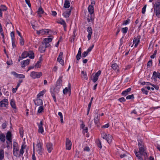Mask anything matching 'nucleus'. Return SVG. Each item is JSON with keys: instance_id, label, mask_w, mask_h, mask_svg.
Masks as SVG:
<instances>
[{"instance_id": "f257e3e1", "label": "nucleus", "mask_w": 160, "mask_h": 160, "mask_svg": "<svg viewBox=\"0 0 160 160\" xmlns=\"http://www.w3.org/2000/svg\"><path fill=\"white\" fill-rule=\"evenodd\" d=\"M154 12L158 18H160V2L158 1L153 5Z\"/></svg>"}, {"instance_id": "f03ea898", "label": "nucleus", "mask_w": 160, "mask_h": 160, "mask_svg": "<svg viewBox=\"0 0 160 160\" xmlns=\"http://www.w3.org/2000/svg\"><path fill=\"white\" fill-rule=\"evenodd\" d=\"M88 53L87 51H85L82 53V56H81V48H79L78 52V53L76 55V58L77 60L78 61L79 59H80L81 57L82 58H85L88 55Z\"/></svg>"}, {"instance_id": "7ed1b4c3", "label": "nucleus", "mask_w": 160, "mask_h": 160, "mask_svg": "<svg viewBox=\"0 0 160 160\" xmlns=\"http://www.w3.org/2000/svg\"><path fill=\"white\" fill-rule=\"evenodd\" d=\"M36 152L42 155L43 153V149L42 148V146L39 143H38L36 145Z\"/></svg>"}, {"instance_id": "20e7f679", "label": "nucleus", "mask_w": 160, "mask_h": 160, "mask_svg": "<svg viewBox=\"0 0 160 160\" xmlns=\"http://www.w3.org/2000/svg\"><path fill=\"white\" fill-rule=\"evenodd\" d=\"M42 75V73L41 72H31L30 76L33 79L39 78Z\"/></svg>"}, {"instance_id": "39448f33", "label": "nucleus", "mask_w": 160, "mask_h": 160, "mask_svg": "<svg viewBox=\"0 0 160 160\" xmlns=\"http://www.w3.org/2000/svg\"><path fill=\"white\" fill-rule=\"evenodd\" d=\"M6 138L7 140L9 141V142L8 143V142H7V143L8 144V146H7V148H8L9 147V144H12V134L11 132L10 131H8L6 135Z\"/></svg>"}, {"instance_id": "423d86ee", "label": "nucleus", "mask_w": 160, "mask_h": 160, "mask_svg": "<svg viewBox=\"0 0 160 160\" xmlns=\"http://www.w3.org/2000/svg\"><path fill=\"white\" fill-rule=\"evenodd\" d=\"M10 105L12 107L13 110L12 112L14 113H16L18 112V109L16 107L15 101L14 99H11V100Z\"/></svg>"}, {"instance_id": "0eeeda50", "label": "nucleus", "mask_w": 160, "mask_h": 160, "mask_svg": "<svg viewBox=\"0 0 160 160\" xmlns=\"http://www.w3.org/2000/svg\"><path fill=\"white\" fill-rule=\"evenodd\" d=\"M50 31L51 32L50 30L45 29L36 31L37 34L38 35L41 34V35H43L46 33H49Z\"/></svg>"}, {"instance_id": "6e6552de", "label": "nucleus", "mask_w": 160, "mask_h": 160, "mask_svg": "<svg viewBox=\"0 0 160 160\" xmlns=\"http://www.w3.org/2000/svg\"><path fill=\"white\" fill-rule=\"evenodd\" d=\"M140 36H138L134 38L133 42V44H135L134 46L135 47H137L138 43L140 42Z\"/></svg>"}, {"instance_id": "1a4fd4ad", "label": "nucleus", "mask_w": 160, "mask_h": 160, "mask_svg": "<svg viewBox=\"0 0 160 160\" xmlns=\"http://www.w3.org/2000/svg\"><path fill=\"white\" fill-rule=\"evenodd\" d=\"M72 7H70V8L67 10L66 11H65L63 13V16L65 17L66 18H68L70 15L71 13V10H72Z\"/></svg>"}, {"instance_id": "9d476101", "label": "nucleus", "mask_w": 160, "mask_h": 160, "mask_svg": "<svg viewBox=\"0 0 160 160\" xmlns=\"http://www.w3.org/2000/svg\"><path fill=\"white\" fill-rule=\"evenodd\" d=\"M101 71L99 70L93 76L92 80L94 82H95L98 79L99 76L101 74Z\"/></svg>"}, {"instance_id": "9b49d317", "label": "nucleus", "mask_w": 160, "mask_h": 160, "mask_svg": "<svg viewBox=\"0 0 160 160\" xmlns=\"http://www.w3.org/2000/svg\"><path fill=\"white\" fill-rule=\"evenodd\" d=\"M72 143L71 141L68 138L66 139V149L70 150L71 149Z\"/></svg>"}, {"instance_id": "f8f14e48", "label": "nucleus", "mask_w": 160, "mask_h": 160, "mask_svg": "<svg viewBox=\"0 0 160 160\" xmlns=\"http://www.w3.org/2000/svg\"><path fill=\"white\" fill-rule=\"evenodd\" d=\"M63 54V53L62 52H60L59 54L58 57L57 58L58 61L59 62V63L62 65L64 64L63 60L62 59V58Z\"/></svg>"}, {"instance_id": "ddd939ff", "label": "nucleus", "mask_w": 160, "mask_h": 160, "mask_svg": "<svg viewBox=\"0 0 160 160\" xmlns=\"http://www.w3.org/2000/svg\"><path fill=\"white\" fill-rule=\"evenodd\" d=\"M8 104V100L6 99H4L0 102V106L1 107H6Z\"/></svg>"}, {"instance_id": "4468645a", "label": "nucleus", "mask_w": 160, "mask_h": 160, "mask_svg": "<svg viewBox=\"0 0 160 160\" xmlns=\"http://www.w3.org/2000/svg\"><path fill=\"white\" fill-rule=\"evenodd\" d=\"M11 74L14 75L16 78H24L25 76L22 74H19L15 72H12Z\"/></svg>"}, {"instance_id": "2eb2a0df", "label": "nucleus", "mask_w": 160, "mask_h": 160, "mask_svg": "<svg viewBox=\"0 0 160 160\" xmlns=\"http://www.w3.org/2000/svg\"><path fill=\"white\" fill-rule=\"evenodd\" d=\"M13 154L16 157H20V154H19V148H13Z\"/></svg>"}, {"instance_id": "dca6fc26", "label": "nucleus", "mask_w": 160, "mask_h": 160, "mask_svg": "<svg viewBox=\"0 0 160 160\" xmlns=\"http://www.w3.org/2000/svg\"><path fill=\"white\" fill-rule=\"evenodd\" d=\"M87 31L88 33L87 37L88 40H90L91 39V36L92 33V29L91 27H88L87 28Z\"/></svg>"}, {"instance_id": "f3484780", "label": "nucleus", "mask_w": 160, "mask_h": 160, "mask_svg": "<svg viewBox=\"0 0 160 160\" xmlns=\"http://www.w3.org/2000/svg\"><path fill=\"white\" fill-rule=\"evenodd\" d=\"M34 102L35 105L37 106H42L43 104L42 100L39 98H38L37 100H34Z\"/></svg>"}, {"instance_id": "a211bd4d", "label": "nucleus", "mask_w": 160, "mask_h": 160, "mask_svg": "<svg viewBox=\"0 0 160 160\" xmlns=\"http://www.w3.org/2000/svg\"><path fill=\"white\" fill-rule=\"evenodd\" d=\"M71 93V86L70 83H69L68 87H66L63 90V93L64 94H67L68 92Z\"/></svg>"}, {"instance_id": "6ab92c4d", "label": "nucleus", "mask_w": 160, "mask_h": 160, "mask_svg": "<svg viewBox=\"0 0 160 160\" xmlns=\"http://www.w3.org/2000/svg\"><path fill=\"white\" fill-rule=\"evenodd\" d=\"M52 144L51 143H48L46 144L47 150L48 152H51L52 150Z\"/></svg>"}, {"instance_id": "aec40b11", "label": "nucleus", "mask_w": 160, "mask_h": 160, "mask_svg": "<svg viewBox=\"0 0 160 160\" xmlns=\"http://www.w3.org/2000/svg\"><path fill=\"white\" fill-rule=\"evenodd\" d=\"M112 68L114 70L116 71V73H118L119 72V67L116 63L112 64Z\"/></svg>"}, {"instance_id": "412c9836", "label": "nucleus", "mask_w": 160, "mask_h": 160, "mask_svg": "<svg viewBox=\"0 0 160 160\" xmlns=\"http://www.w3.org/2000/svg\"><path fill=\"white\" fill-rule=\"evenodd\" d=\"M43 124L42 121H41L40 123L38 125V132L39 133H42L44 132L42 126Z\"/></svg>"}, {"instance_id": "4be33fe9", "label": "nucleus", "mask_w": 160, "mask_h": 160, "mask_svg": "<svg viewBox=\"0 0 160 160\" xmlns=\"http://www.w3.org/2000/svg\"><path fill=\"white\" fill-rule=\"evenodd\" d=\"M100 117L99 116L98 114L96 113L95 114L94 117V122L95 123L98 124L99 121Z\"/></svg>"}, {"instance_id": "5701e85b", "label": "nucleus", "mask_w": 160, "mask_h": 160, "mask_svg": "<svg viewBox=\"0 0 160 160\" xmlns=\"http://www.w3.org/2000/svg\"><path fill=\"white\" fill-rule=\"evenodd\" d=\"M146 150L144 147L142 148H139V153L141 155L145 156V155L147 154V153L145 152Z\"/></svg>"}, {"instance_id": "b1692460", "label": "nucleus", "mask_w": 160, "mask_h": 160, "mask_svg": "<svg viewBox=\"0 0 160 160\" xmlns=\"http://www.w3.org/2000/svg\"><path fill=\"white\" fill-rule=\"evenodd\" d=\"M46 48L44 46V43H42V45H41L39 47V50L41 53H43L45 51Z\"/></svg>"}, {"instance_id": "393cba45", "label": "nucleus", "mask_w": 160, "mask_h": 160, "mask_svg": "<svg viewBox=\"0 0 160 160\" xmlns=\"http://www.w3.org/2000/svg\"><path fill=\"white\" fill-rule=\"evenodd\" d=\"M30 59H27L26 60L23 61L22 62V68L25 67L26 65H28L30 62Z\"/></svg>"}, {"instance_id": "a878e982", "label": "nucleus", "mask_w": 160, "mask_h": 160, "mask_svg": "<svg viewBox=\"0 0 160 160\" xmlns=\"http://www.w3.org/2000/svg\"><path fill=\"white\" fill-rule=\"evenodd\" d=\"M93 6L89 5L88 7V11L89 13L91 15L94 12Z\"/></svg>"}, {"instance_id": "bb28decb", "label": "nucleus", "mask_w": 160, "mask_h": 160, "mask_svg": "<svg viewBox=\"0 0 160 160\" xmlns=\"http://www.w3.org/2000/svg\"><path fill=\"white\" fill-rule=\"evenodd\" d=\"M70 6V3L69 0H65L64 4V7L65 8H68Z\"/></svg>"}, {"instance_id": "cd10ccee", "label": "nucleus", "mask_w": 160, "mask_h": 160, "mask_svg": "<svg viewBox=\"0 0 160 160\" xmlns=\"http://www.w3.org/2000/svg\"><path fill=\"white\" fill-rule=\"evenodd\" d=\"M18 83L16 87L15 88H13L12 89V92L13 93H15L17 90L18 87L20 86V84L22 82V80H19Z\"/></svg>"}, {"instance_id": "c85d7f7f", "label": "nucleus", "mask_w": 160, "mask_h": 160, "mask_svg": "<svg viewBox=\"0 0 160 160\" xmlns=\"http://www.w3.org/2000/svg\"><path fill=\"white\" fill-rule=\"evenodd\" d=\"M26 148V146L24 145H22L21 146V149L20 150L19 154H20V157L21 156V155H23L24 152V149Z\"/></svg>"}, {"instance_id": "c756f323", "label": "nucleus", "mask_w": 160, "mask_h": 160, "mask_svg": "<svg viewBox=\"0 0 160 160\" xmlns=\"http://www.w3.org/2000/svg\"><path fill=\"white\" fill-rule=\"evenodd\" d=\"M37 12L38 13L39 15V16L40 17H41V16L40 15V14H43L44 13V11L43 9L41 7L39 8L38 9V10L37 11Z\"/></svg>"}, {"instance_id": "7c9ffc66", "label": "nucleus", "mask_w": 160, "mask_h": 160, "mask_svg": "<svg viewBox=\"0 0 160 160\" xmlns=\"http://www.w3.org/2000/svg\"><path fill=\"white\" fill-rule=\"evenodd\" d=\"M131 90V88H129L127 89L125 91H124L122 92V94L123 95H125V96L127 95L128 92H130Z\"/></svg>"}, {"instance_id": "2f4dec72", "label": "nucleus", "mask_w": 160, "mask_h": 160, "mask_svg": "<svg viewBox=\"0 0 160 160\" xmlns=\"http://www.w3.org/2000/svg\"><path fill=\"white\" fill-rule=\"evenodd\" d=\"M28 56L31 59H33L34 58V53L32 51H30L28 52Z\"/></svg>"}, {"instance_id": "473e14b6", "label": "nucleus", "mask_w": 160, "mask_h": 160, "mask_svg": "<svg viewBox=\"0 0 160 160\" xmlns=\"http://www.w3.org/2000/svg\"><path fill=\"white\" fill-rule=\"evenodd\" d=\"M62 76H60L57 80L56 85H62Z\"/></svg>"}, {"instance_id": "72a5a7b5", "label": "nucleus", "mask_w": 160, "mask_h": 160, "mask_svg": "<svg viewBox=\"0 0 160 160\" xmlns=\"http://www.w3.org/2000/svg\"><path fill=\"white\" fill-rule=\"evenodd\" d=\"M4 157V152L3 150H0V160H2Z\"/></svg>"}, {"instance_id": "f704fd0d", "label": "nucleus", "mask_w": 160, "mask_h": 160, "mask_svg": "<svg viewBox=\"0 0 160 160\" xmlns=\"http://www.w3.org/2000/svg\"><path fill=\"white\" fill-rule=\"evenodd\" d=\"M53 38H45L44 39V43H47L51 42L52 39Z\"/></svg>"}, {"instance_id": "c9c22d12", "label": "nucleus", "mask_w": 160, "mask_h": 160, "mask_svg": "<svg viewBox=\"0 0 160 160\" xmlns=\"http://www.w3.org/2000/svg\"><path fill=\"white\" fill-rule=\"evenodd\" d=\"M138 146L139 148H142L144 147L143 145V142L142 140L138 141Z\"/></svg>"}, {"instance_id": "e433bc0d", "label": "nucleus", "mask_w": 160, "mask_h": 160, "mask_svg": "<svg viewBox=\"0 0 160 160\" xmlns=\"http://www.w3.org/2000/svg\"><path fill=\"white\" fill-rule=\"evenodd\" d=\"M0 140L3 142H5V136L3 134L0 135Z\"/></svg>"}, {"instance_id": "4c0bfd02", "label": "nucleus", "mask_w": 160, "mask_h": 160, "mask_svg": "<svg viewBox=\"0 0 160 160\" xmlns=\"http://www.w3.org/2000/svg\"><path fill=\"white\" fill-rule=\"evenodd\" d=\"M81 73L82 75V78L86 80H87L88 78L86 72H84L83 71H82L81 72Z\"/></svg>"}, {"instance_id": "58836bf2", "label": "nucleus", "mask_w": 160, "mask_h": 160, "mask_svg": "<svg viewBox=\"0 0 160 160\" xmlns=\"http://www.w3.org/2000/svg\"><path fill=\"white\" fill-rule=\"evenodd\" d=\"M28 56V52L27 51L24 52L22 54V58H25Z\"/></svg>"}, {"instance_id": "ea45409f", "label": "nucleus", "mask_w": 160, "mask_h": 160, "mask_svg": "<svg viewBox=\"0 0 160 160\" xmlns=\"http://www.w3.org/2000/svg\"><path fill=\"white\" fill-rule=\"evenodd\" d=\"M107 138H106L105 140L108 142V143H111L112 141L111 136L109 134H108L107 136Z\"/></svg>"}, {"instance_id": "a19ab883", "label": "nucleus", "mask_w": 160, "mask_h": 160, "mask_svg": "<svg viewBox=\"0 0 160 160\" xmlns=\"http://www.w3.org/2000/svg\"><path fill=\"white\" fill-rule=\"evenodd\" d=\"M153 75L156 78H160V73H157L155 71H154L153 72Z\"/></svg>"}, {"instance_id": "79ce46f5", "label": "nucleus", "mask_w": 160, "mask_h": 160, "mask_svg": "<svg viewBox=\"0 0 160 160\" xmlns=\"http://www.w3.org/2000/svg\"><path fill=\"white\" fill-rule=\"evenodd\" d=\"M135 155L139 159H140V160H143V158H142V157H141V156L142 155H141L140 153L138 152H135Z\"/></svg>"}, {"instance_id": "37998d69", "label": "nucleus", "mask_w": 160, "mask_h": 160, "mask_svg": "<svg viewBox=\"0 0 160 160\" xmlns=\"http://www.w3.org/2000/svg\"><path fill=\"white\" fill-rule=\"evenodd\" d=\"M33 153L32 155V160H36V157L35 155V148H34V143L33 144Z\"/></svg>"}, {"instance_id": "c03bdc74", "label": "nucleus", "mask_w": 160, "mask_h": 160, "mask_svg": "<svg viewBox=\"0 0 160 160\" xmlns=\"http://www.w3.org/2000/svg\"><path fill=\"white\" fill-rule=\"evenodd\" d=\"M44 110V108L43 106H40L39 108L38 111V113H40L43 111Z\"/></svg>"}, {"instance_id": "a18cd8bd", "label": "nucleus", "mask_w": 160, "mask_h": 160, "mask_svg": "<svg viewBox=\"0 0 160 160\" xmlns=\"http://www.w3.org/2000/svg\"><path fill=\"white\" fill-rule=\"evenodd\" d=\"M19 133L21 138H22L23 136V131L22 128H19Z\"/></svg>"}, {"instance_id": "49530a36", "label": "nucleus", "mask_w": 160, "mask_h": 160, "mask_svg": "<svg viewBox=\"0 0 160 160\" xmlns=\"http://www.w3.org/2000/svg\"><path fill=\"white\" fill-rule=\"evenodd\" d=\"M45 93V91L43 90L40 92L37 95L38 98H39L40 97L43 96Z\"/></svg>"}, {"instance_id": "de8ad7c7", "label": "nucleus", "mask_w": 160, "mask_h": 160, "mask_svg": "<svg viewBox=\"0 0 160 160\" xmlns=\"http://www.w3.org/2000/svg\"><path fill=\"white\" fill-rule=\"evenodd\" d=\"M128 28V27H125L122 28V31L123 33H126L127 32Z\"/></svg>"}, {"instance_id": "09e8293b", "label": "nucleus", "mask_w": 160, "mask_h": 160, "mask_svg": "<svg viewBox=\"0 0 160 160\" xmlns=\"http://www.w3.org/2000/svg\"><path fill=\"white\" fill-rule=\"evenodd\" d=\"M10 36L12 40H15V35L13 32H11Z\"/></svg>"}, {"instance_id": "8fccbe9b", "label": "nucleus", "mask_w": 160, "mask_h": 160, "mask_svg": "<svg viewBox=\"0 0 160 160\" xmlns=\"http://www.w3.org/2000/svg\"><path fill=\"white\" fill-rule=\"evenodd\" d=\"M97 143L98 146L100 148H102V146L100 141L98 140V141H97Z\"/></svg>"}, {"instance_id": "3c124183", "label": "nucleus", "mask_w": 160, "mask_h": 160, "mask_svg": "<svg viewBox=\"0 0 160 160\" xmlns=\"http://www.w3.org/2000/svg\"><path fill=\"white\" fill-rule=\"evenodd\" d=\"M58 23L62 25L63 26V27H65L66 26V23L64 20H62L61 21L58 22Z\"/></svg>"}, {"instance_id": "603ef678", "label": "nucleus", "mask_w": 160, "mask_h": 160, "mask_svg": "<svg viewBox=\"0 0 160 160\" xmlns=\"http://www.w3.org/2000/svg\"><path fill=\"white\" fill-rule=\"evenodd\" d=\"M130 21V19H127V20L124 21L122 23V25H126L129 23Z\"/></svg>"}, {"instance_id": "864d4df0", "label": "nucleus", "mask_w": 160, "mask_h": 160, "mask_svg": "<svg viewBox=\"0 0 160 160\" xmlns=\"http://www.w3.org/2000/svg\"><path fill=\"white\" fill-rule=\"evenodd\" d=\"M134 98V95L133 94H132L131 95H128V96H127L126 98L127 99H133Z\"/></svg>"}, {"instance_id": "5fc2aeb1", "label": "nucleus", "mask_w": 160, "mask_h": 160, "mask_svg": "<svg viewBox=\"0 0 160 160\" xmlns=\"http://www.w3.org/2000/svg\"><path fill=\"white\" fill-rule=\"evenodd\" d=\"M62 85H56V87L55 88V91L56 90L57 91H58L59 90V89L61 87Z\"/></svg>"}, {"instance_id": "6e6d98bb", "label": "nucleus", "mask_w": 160, "mask_h": 160, "mask_svg": "<svg viewBox=\"0 0 160 160\" xmlns=\"http://www.w3.org/2000/svg\"><path fill=\"white\" fill-rule=\"evenodd\" d=\"M24 40L22 37L20 39V42L21 45H23L24 44Z\"/></svg>"}, {"instance_id": "4d7b16f0", "label": "nucleus", "mask_w": 160, "mask_h": 160, "mask_svg": "<svg viewBox=\"0 0 160 160\" xmlns=\"http://www.w3.org/2000/svg\"><path fill=\"white\" fill-rule=\"evenodd\" d=\"M147 7V5H145L142 9V13L144 14L145 13L146 11V9Z\"/></svg>"}, {"instance_id": "13d9d810", "label": "nucleus", "mask_w": 160, "mask_h": 160, "mask_svg": "<svg viewBox=\"0 0 160 160\" xmlns=\"http://www.w3.org/2000/svg\"><path fill=\"white\" fill-rule=\"evenodd\" d=\"M141 90L143 93H145L146 95H147L148 94V91L146 90L145 88H142Z\"/></svg>"}, {"instance_id": "bf43d9fd", "label": "nucleus", "mask_w": 160, "mask_h": 160, "mask_svg": "<svg viewBox=\"0 0 160 160\" xmlns=\"http://www.w3.org/2000/svg\"><path fill=\"white\" fill-rule=\"evenodd\" d=\"M19 148V147L18 146V144L17 143L15 142H14L13 143V148Z\"/></svg>"}, {"instance_id": "052dcab7", "label": "nucleus", "mask_w": 160, "mask_h": 160, "mask_svg": "<svg viewBox=\"0 0 160 160\" xmlns=\"http://www.w3.org/2000/svg\"><path fill=\"white\" fill-rule=\"evenodd\" d=\"M106 134L105 133H103L102 134L101 136L104 139H106V138H107L106 137L107 136Z\"/></svg>"}, {"instance_id": "680f3d73", "label": "nucleus", "mask_w": 160, "mask_h": 160, "mask_svg": "<svg viewBox=\"0 0 160 160\" xmlns=\"http://www.w3.org/2000/svg\"><path fill=\"white\" fill-rule=\"evenodd\" d=\"M87 21L88 22H90L91 21H93V19L92 18L91 15V16L90 18H89V16H88V18L87 19Z\"/></svg>"}, {"instance_id": "e2e57ef3", "label": "nucleus", "mask_w": 160, "mask_h": 160, "mask_svg": "<svg viewBox=\"0 0 160 160\" xmlns=\"http://www.w3.org/2000/svg\"><path fill=\"white\" fill-rule=\"evenodd\" d=\"M41 63V61H39L37 62V63H36L35 65V67H37V68H39L40 66V63Z\"/></svg>"}, {"instance_id": "0e129e2a", "label": "nucleus", "mask_w": 160, "mask_h": 160, "mask_svg": "<svg viewBox=\"0 0 160 160\" xmlns=\"http://www.w3.org/2000/svg\"><path fill=\"white\" fill-rule=\"evenodd\" d=\"M7 125V124L6 122H4V123H3L2 125V128L3 129H5L6 128Z\"/></svg>"}, {"instance_id": "69168bd1", "label": "nucleus", "mask_w": 160, "mask_h": 160, "mask_svg": "<svg viewBox=\"0 0 160 160\" xmlns=\"http://www.w3.org/2000/svg\"><path fill=\"white\" fill-rule=\"evenodd\" d=\"M152 65V60H149L147 63V66L150 67Z\"/></svg>"}, {"instance_id": "338daca9", "label": "nucleus", "mask_w": 160, "mask_h": 160, "mask_svg": "<svg viewBox=\"0 0 160 160\" xmlns=\"http://www.w3.org/2000/svg\"><path fill=\"white\" fill-rule=\"evenodd\" d=\"M2 8L1 9L2 11H6L7 10V8L4 5H2L1 6Z\"/></svg>"}, {"instance_id": "774afa93", "label": "nucleus", "mask_w": 160, "mask_h": 160, "mask_svg": "<svg viewBox=\"0 0 160 160\" xmlns=\"http://www.w3.org/2000/svg\"><path fill=\"white\" fill-rule=\"evenodd\" d=\"M119 100L120 102H124L126 101V99L123 97L119 99Z\"/></svg>"}]
</instances>
